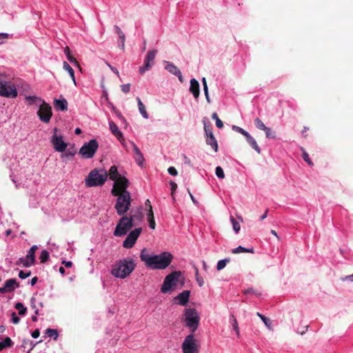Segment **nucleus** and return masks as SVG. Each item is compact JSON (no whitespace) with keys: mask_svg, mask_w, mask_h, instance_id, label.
<instances>
[{"mask_svg":"<svg viewBox=\"0 0 353 353\" xmlns=\"http://www.w3.org/2000/svg\"><path fill=\"white\" fill-rule=\"evenodd\" d=\"M140 259L148 268L153 270H163L170 265L173 256L168 252H163L159 255L150 256L145 253V249H143L141 252Z\"/></svg>","mask_w":353,"mask_h":353,"instance_id":"1","label":"nucleus"},{"mask_svg":"<svg viewBox=\"0 0 353 353\" xmlns=\"http://www.w3.org/2000/svg\"><path fill=\"white\" fill-rule=\"evenodd\" d=\"M135 266L132 259L119 260L113 265L111 274L117 278L125 279L132 272Z\"/></svg>","mask_w":353,"mask_h":353,"instance_id":"2","label":"nucleus"},{"mask_svg":"<svg viewBox=\"0 0 353 353\" xmlns=\"http://www.w3.org/2000/svg\"><path fill=\"white\" fill-rule=\"evenodd\" d=\"M108 179V173L105 170L98 169L91 170L88 176L85 179V186L88 188L101 186Z\"/></svg>","mask_w":353,"mask_h":353,"instance_id":"3","label":"nucleus"},{"mask_svg":"<svg viewBox=\"0 0 353 353\" xmlns=\"http://www.w3.org/2000/svg\"><path fill=\"white\" fill-rule=\"evenodd\" d=\"M181 320L185 322V326L190 329L191 334L197 330L200 318L194 308H188L184 310Z\"/></svg>","mask_w":353,"mask_h":353,"instance_id":"4","label":"nucleus"},{"mask_svg":"<svg viewBox=\"0 0 353 353\" xmlns=\"http://www.w3.org/2000/svg\"><path fill=\"white\" fill-rule=\"evenodd\" d=\"M117 196L114 208L119 215H124L130 210L131 205L130 194L129 192H124V194H119Z\"/></svg>","mask_w":353,"mask_h":353,"instance_id":"5","label":"nucleus"},{"mask_svg":"<svg viewBox=\"0 0 353 353\" xmlns=\"http://www.w3.org/2000/svg\"><path fill=\"white\" fill-rule=\"evenodd\" d=\"M99 148V143L96 139H91L85 143L79 151V154L83 159H92Z\"/></svg>","mask_w":353,"mask_h":353,"instance_id":"6","label":"nucleus"},{"mask_svg":"<svg viewBox=\"0 0 353 353\" xmlns=\"http://www.w3.org/2000/svg\"><path fill=\"white\" fill-rule=\"evenodd\" d=\"M133 226L132 219L129 220L128 216H123L117 223L114 231V235L116 236H122L126 234Z\"/></svg>","mask_w":353,"mask_h":353,"instance_id":"7","label":"nucleus"},{"mask_svg":"<svg viewBox=\"0 0 353 353\" xmlns=\"http://www.w3.org/2000/svg\"><path fill=\"white\" fill-rule=\"evenodd\" d=\"M181 275V272L180 271H174L167 275L161 285V292L162 293H167L170 292L172 288L176 285V282Z\"/></svg>","mask_w":353,"mask_h":353,"instance_id":"8","label":"nucleus"},{"mask_svg":"<svg viewBox=\"0 0 353 353\" xmlns=\"http://www.w3.org/2000/svg\"><path fill=\"white\" fill-rule=\"evenodd\" d=\"M53 131L54 134L50 139V142L57 152H63L66 150L68 144L64 142L63 135L59 133V129L55 128Z\"/></svg>","mask_w":353,"mask_h":353,"instance_id":"9","label":"nucleus"},{"mask_svg":"<svg viewBox=\"0 0 353 353\" xmlns=\"http://www.w3.org/2000/svg\"><path fill=\"white\" fill-rule=\"evenodd\" d=\"M114 183L111 191L113 196H117L121 194H124V192H128L127 188L129 187V180L125 176H120L114 180Z\"/></svg>","mask_w":353,"mask_h":353,"instance_id":"10","label":"nucleus"},{"mask_svg":"<svg viewBox=\"0 0 353 353\" xmlns=\"http://www.w3.org/2000/svg\"><path fill=\"white\" fill-rule=\"evenodd\" d=\"M182 350L183 353H199L194 334H190L185 338L182 343Z\"/></svg>","mask_w":353,"mask_h":353,"instance_id":"11","label":"nucleus"},{"mask_svg":"<svg viewBox=\"0 0 353 353\" xmlns=\"http://www.w3.org/2000/svg\"><path fill=\"white\" fill-rule=\"evenodd\" d=\"M37 114L41 121L46 123H49L52 116V108L50 104L42 101L37 112Z\"/></svg>","mask_w":353,"mask_h":353,"instance_id":"12","label":"nucleus"},{"mask_svg":"<svg viewBox=\"0 0 353 353\" xmlns=\"http://www.w3.org/2000/svg\"><path fill=\"white\" fill-rule=\"evenodd\" d=\"M142 229L141 228H135L134 230L131 231L124 240L123 243V246L125 248L129 249L134 246L137 239L139 238Z\"/></svg>","mask_w":353,"mask_h":353,"instance_id":"13","label":"nucleus"},{"mask_svg":"<svg viewBox=\"0 0 353 353\" xmlns=\"http://www.w3.org/2000/svg\"><path fill=\"white\" fill-rule=\"evenodd\" d=\"M0 96L15 98L17 96V90L14 85L10 82H7L0 86Z\"/></svg>","mask_w":353,"mask_h":353,"instance_id":"14","label":"nucleus"},{"mask_svg":"<svg viewBox=\"0 0 353 353\" xmlns=\"http://www.w3.org/2000/svg\"><path fill=\"white\" fill-rule=\"evenodd\" d=\"M157 54V50H150L145 59L144 65L139 68V72L143 74L145 71L149 70L154 64V60Z\"/></svg>","mask_w":353,"mask_h":353,"instance_id":"15","label":"nucleus"},{"mask_svg":"<svg viewBox=\"0 0 353 353\" xmlns=\"http://www.w3.org/2000/svg\"><path fill=\"white\" fill-rule=\"evenodd\" d=\"M19 286V284L17 283L15 279H10L5 282L3 287L0 288V293L6 294L12 292L16 288H18Z\"/></svg>","mask_w":353,"mask_h":353,"instance_id":"16","label":"nucleus"},{"mask_svg":"<svg viewBox=\"0 0 353 353\" xmlns=\"http://www.w3.org/2000/svg\"><path fill=\"white\" fill-rule=\"evenodd\" d=\"M143 217L142 207H138L136 209H132L130 210V216H128L129 220L132 219V223L134 225H136L137 223L142 221Z\"/></svg>","mask_w":353,"mask_h":353,"instance_id":"17","label":"nucleus"},{"mask_svg":"<svg viewBox=\"0 0 353 353\" xmlns=\"http://www.w3.org/2000/svg\"><path fill=\"white\" fill-rule=\"evenodd\" d=\"M190 295V291L183 290L182 292L179 294L174 298V299L178 301L177 303L179 305L184 306L188 303V302L189 301Z\"/></svg>","mask_w":353,"mask_h":353,"instance_id":"18","label":"nucleus"},{"mask_svg":"<svg viewBox=\"0 0 353 353\" xmlns=\"http://www.w3.org/2000/svg\"><path fill=\"white\" fill-rule=\"evenodd\" d=\"M190 92L193 94L194 97L196 99L200 95L199 83L195 79L190 80Z\"/></svg>","mask_w":353,"mask_h":353,"instance_id":"19","label":"nucleus"},{"mask_svg":"<svg viewBox=\"0 0 353 353\" xmlns=\"http://www.w3.org/2000/svg\"><path fill=\"white\" fill-rule=\"evenodd\" d=\"M54 108L57 110L66 111L68 110V101L65 99H54L53 102Z\"/></svg>","mask_w":353,"mask_h":353,"instance_id":"20","label":"nucleus"},{"mask_svg":"<svg viewBox=\"0 0 353 353\" xmlns=\"http://www.w3.org/2000/svg\"><path fill=\"white\" fill-rule=\"evenodd\" d=\"M245 139L248 143L250 145V146L258 153H261V148L258 145L256 140L249 134L248 133L245 135Z\"/></svg>","mask_w":353,"mask_h":353,"instance_id":"21","label":"nucleus"},{"mask_svg":"<svg viewBox=\"0 0 353 353\" xmlns=\"http://www.w3.org/2000/svg\"><path fill=\"white\" fill-rule=\"evenodd\" d=\"M245 139L248 143L250 145V146L258 153H261V148L258 145L256 140L249 134L248 133L245 135Z\"/></svg>","mask_w":353,"mask_h":353,"instance_id":"22","label":"nucleus"},{"mask_svg":"<svg viewBox=\"0 0 353 353\" xmlns=\"http://www.w3.org/2000/svg\"><path fill=\"white\" fill-rule=\"evenodd\" d=\"M245 139L248 143L250 145V146L258 153H261V148L258 145L256 140L249 134L248 133L245 135Z\"/></svg>","mask_w":353,"mask_h":353,"instance_id":"23","label":"nucleus"},{"mask_svg":"<svg viewBox=\"0 0 353 353\" xmlns=\"http://www.w3.org/2000/svg\"><path fill=\"white\" fill-rule=\"evenodd\" d=\"M110 130L111 132L119 139L123 138L122 132L119 130L117 125L114 121L109 122Z\"/></svg>","mask_w":353,"mask_h":353,"instance_id":"24","label":"nucleus"},{"mask_svg":"<svg viewBox=\"0 0 353 353\" xmlns=\"http://www.w3.org/2000/svg\"><path fill=\"white\" fill-rule=\"evenodd\" d=\"M37 249L38 247L37 245H32L26 255V259L28 260L30 263H31L32 265L34 264L35 252L37 251Z\"/></svg>","mask_w":353,"mask_h":353,"instance_id":"25","label":"nucleus"},{"mask_svg":"<svg viewBox=\"0 0 353 353\" xmlns=\"http://www.w3.org/2000/svg\"><path fill=\"white\" fill-rule=\"evenodd\" d=\"M107 173L108 176H109L110 179L112 181H114L117 179V178L121 176V175L119 174L118 169L116 165L111 166L108 172Z\"/></svg>","mask_w":353,"mask_h":353,"instance_id":"26","label":"nucleus"},{"mask_svg":"<svg viewBox=\"0 0 353 353\" xmlns=\"http://www.w3.org/2000/svg\"><path fill=\"white\" fill-rule=\"evenodd\" d=\"M205 138H206V139H205L206 143L208 145H210L215 152H217L218 150H219V145H218V142H217L216 139H215L214 136H211L210 137H205Z\"/></svg>","mask_w":353,"mask_h":353,"instance_id":"27","label":"nucleus"},{"mask_svg":"<svg viewBox=\"0 0 353 353\" xmlns=\"http://www.w3.org/2000/svg\"><path fill=\"white\" fill-rule=\"evenodd\" d=\"M133 150L135 153V157H134L135 161L139 165L142 164L143 161V156L142 153L141 152L140 150L139 149V148L135 144H133Z\"/></svg>","mask_w":353,"mask_h":353,"instance_id":"28","label":"nucleus"},{"mask_svg":"<svg viewBox=\"0 0 353 353\" xmlns=\"http://www.w3.org/2000/svg\"><path fill=\"white\" fill-rule=\"evenodd\" d=\"M137 104H138V107H139V110L141 114L143 116V118L148 119V117H149L148 113L147 112L145 107L144 104L143 103V102L141 101V99L139 97H137Z\"/></svg>","mask_w":353,"mask_h":353,"instance_id":"29","label":"nucleus"},{"mask_svg":"<svg viewBox=\"0 0 353 353\" xmlns=\"http://www.w3.org/2000/svg\"><path fill=\"white\" fill-rule=\"evenodd\" d=\"M166 65L165 68L171 74L176 75L179 74L180 70L178 68L171 62L165 61Z\"/></svg>","mask_w":353,"mask_h":353,"instance_id":"30","label":"nucleus"},{"mask_svg":"<svg viewBox=\"0 0 353 353\" xmlns=\"http://www.w3.org/2000/svg\"><path fill=\"white\" fill-rule=\"evenodd\" d=\"M12 345V341L10 337L7 336L3 341H0V352L4 348L10 347Z\"/></svg>","mask_w":353,"mask_h":353,"instance_id":"31","label":"nucleus"},{"mask_svg":"<svg viewBox=\"0 0 353 353\" xmlns=\"http://www.w3.org/2000/svg\"><path fill=\"white\" fill-rule=\"evenodd\" d=\"M241 252L254 253V250L253 248H245L244 247H242L241 245H239V247L232 250V254H239Z\"/></svg>","mask_w":353,"mask_h":353,"instance_id":"32","label":"nucleus"},{"mask_svg":"<svg viewBox=\"0 0 353 353\" xmlns=\"http://www.w3.org/2000/svg\"><path fill=\"white\" fill-rule=\"evenodd\" d=\"M63 69L65 70L68 72V73H69L70 77L72 78L74 85H76V81H75V77H74V70L72 68V67L66 61L63 62Z\"/></svg>","mask_w":353,"mask_h":353,"instance_id":"33","label":"nucleus"},{"mask_svg":"<svg viewBox=\"0 0 353 353\" xmlns=\"http://www.w3.org/2000/svg\"><path fill=\"white\" fill-rule=\"evenodd\" d=\"M114 28H115L117 34L119 36L121 43H122V50H123L125 48V36L119 26H115Z\"/></svg>","mask_w":353,"mask_h":353,"instance_id":"34","label":"nucleus"},{"mask_svg":"<svg viewBox=\"0 0 353 353\" xmlns=\"http://www.w3.org/2000/svg\"><path fill=\"white\" fill-rule=\"evenodd\" d=\"M64 53L66 55L67 59H68V61L70 62L78 65V61H77V59L73 56L71 55L70 50L68 46H66L64 48Z\"/></svg>","mask_w":353,"mask_h":353,"instance_id":"35","label":"nucleus"},{"mask_svg":"<svg viewBox=\"0 0 353 353\" xmlns=\"http://www.w3.org/2000/svg\"><path fill=\"white\" fill-rule=\"evenodd\" d=\"M26 100L28 101L29 105H32L35 103H41L43 101L40 97L36 96H28L26 97Z\"/></svg>","mask_w":353,"mask_h":353,"instance_id":"36","label":"nucleus"},{"mask_svg":"<svg viewBox=\"0 0 353 353\" xmlns=\"http://www.w3.org/2000/svg\"><path fill=\"white\" fill-rule=\"evenodd\" d=\"M48 336L50 338H53L54 340H57L59 336L58 332L57 330L48 328L46 331Z\"/></svg>","mask_w":353,"mask_h":353,"instance_id":"37","label":"nucleus"},{"mask_svg":"<svg viewBox=\"0 0 353 353\" xmlns=\"http://www.w3.org/2000/svg\"><path fill=\"white\" fill-rule=\"evenodd\" d=\"M49 258H50L49 252L46 250H42L41 255L39 256L41 263H43L47 262L49 260Z\"/></svg>","mask_w":353,"mask_h":353,"instance_id":"38","label":"nucleus"},{"mask_svg":"<svg viewBox=\"0 0 353 353\" xmlns=\"http://www.w3.org/2000/svg\"><path fill=\"white\" fill-rule=\"evenodd\" d=\"M15 308L19 310V315H24L26 313L27 308L20 302L15 304Z\"/></svg>","mask_w":353,"mask_h":353,"instance_id":"39","label":"nucleus"},{"mask_svg":"<svg viewBox=\"0 0 353 353\" xmlns=\"http://www.w3.org/2000/svg\"><path fill=\"white\" fill-rule=\"evenodd\" d=\"M230 259H225L219 261V262L217 263V265H216L217 270H221L223 269L225 267L226 264L230 262Z\"/></svg>","mask_w":353,"mask_h":353,"instance_id":"40","label":"nucleus"},{"mask_svg":"<svg viewBox=\"0 0 353 353\" xmlns=\"http://www.w3.org/2000/svg\"><path fill=\"white\" fill-rule=\"evenodd\" d=\"M195 278L199 287H202L204 285V280L203 277L200 276L197 268H195Z\"/></svg>","mask_w":353,"mask_h":353,"instance_id":"41","label":"nucleus"},{"mask_svg":"<svg viewBox=\"0 0 353 353\" xmlns=\"http://www.w3.org/2000/svg\"><path fill=\"white\" fill-rule=\"evenodd\" d=\"M256 314L263 321V323L267 326V327L270 329L271 328V324H272V322L270 321V320L268 318H267L265 316H263L261 314H260L259 312H257Z\"/></svg>","mask_w":353,"mask_h":353,"instance_id":"42","label":"nucleus"},{"mask_svg":"<svg viewBox=\"0 0 353 353\" xmlns=\"http://www.w3.org/2000/svg\"><path fill=\"white\" fill-rule=\"evenodd\" d=\"M16 264L17 265H23L24 267H30L32 265H31V263L29 262L28 260L26 259H23V258H19V260L16 262Z\"/></svg>","mask_w":353,"mask_h":353,"instance_id":"43","label":"nucleus"},{"mask_svg":"<svg viewBox=\"0 0 353 353\" xmlns=\"http://www.w3.org/2000/svg\"><path fill=\"white\" fill-rule=\"evenodd\" d=\"M254 124H255L256 127L259 130H264V129L266 128L265 125L263 123V122L259 118H256L254 119Z\"/></svg>","mask_w":353,"mask_h":353,"instance_id":"44","label":"nucleus"},{"mask_svg":"<svg viewBox=\"0 0 353 353\" xmlns=\"http://www.w3.org/2000/svg\"><path fill=\"white\" fill-rule=\"evenodd\" d=\"M265 132V137L268 139H275L276 134L274 132H272L270 128L266 127L263 130Z\"/></svg>","mask_w":353,"mask_h":353,"instance_id":"45","label":"nucleus"},{"mask_svg":"<svg viewBox=\"0 0 353 353\" xmlns=\"http://www.w3.org/2000/svg\"><path fill=\"white\" fill-rule=\"evenodd\" d=\"M231 319L232 320L233 330L236 332L237 336H239V325H238V322L234 315H232Z\"/></svg>","mask_w":353,"mask_h":353,"instance_id":"46","label":"nucleus"},{"mask_svg":"<svg viewBox=\"0 0 353 353\" xmlns=\"http://www.w3.org/2000/svg\"><path fill=\"white\" fill-rule=\"evenodd\" d=\"M230 221L232 223V227L236 232L240 230V224L237 222L233 216H230Z\"/></svg>","mask_w":353,"mask_h":353,"instance_id":"47","label":"nucleus"},{"mask_svg":"<svg viewBox=\"0 0 353 353\" xmlns=\"http://www.w3.org/2000/svg\"><path fill=\"white\" fill-rule=\"evenodd\" d=\"M216 175L218 178L219 179H224L225 178V174H224V172H223V170L222 169L221 167L220 166H217L216 168Z\"/></svg>","mask_w":353,"mask_h":353,"instance_id":"48","label":"nucleus"},{"mask_svg":"<svg viewBox=\"0 0 353 353\" xmlns=\"http://www.w3.org/2000/svg\"><path fill=\"white\" fill-rule=\"evenodd\" d=\"M204 130L205 132L206 137H210L211 136H214L212 128L209 125H207L205 123L204 125Z\"/></svg>","mask_w":353,"mask_h":353,"instance_id":"49","label":"nucleus"},{"mask_svg":"<svg viewBox=\"0 0 353 353\" xmlns=\"http://www.w3.org/2000/svg\"><path fill=\"white\" fill-rule=\"evenodd\" d=\"M232 129H233L234 131H236V132H239V133L241 134H242V135H243L244 137H245V135L248 133L247 131H245V130H243V128H240V127H239V126H236V125H233V126H232Z\"/></svg>","mask_w":353,"mask_h":353,"instance_id":"50","label":"nucleus"},{"mask_svg":"<svg viewBox=\"0 0 353 353\" xmlns=\"http://www.w3.org/2000/svg\"><path fill=\"white\" fill-rule=\"evenodd\" d=\"M170 185H171V191H172L171 192V195L172 196L173 201H174L175 198H174V192L176 191V190L177 188V184L175 182L171 181H170Z\"/></svg>","mask_w":353,"mask_h":353,"instance_id":"51","label":"nucleus"},{"mask_svg":"<svg viewBox=\"0 0 353 353\" xmlns=\"http://www.w3.org/2000/svg\"><path fill=\"white\" fill-rule=\"evenodd\" d=\"M11 316V321L14 324H18L19 323L20 318L17 316V314L14 312H12Z\"/></svg>","mask_w":353,"mask_h":353,"instance_id":"52","label":"nucleus"},{"mask_svg":"<svg viewBox=\"0 0 353 353\" xmlns=\"http://www.w3.org/2000/svg\"><path fill=\"white\" fill-rule=\"evenodd\" d=\"M31 272L29 271L28 272H24L23 271L21 270L19 273V276L21 279H24L28 278L29 276H30Z\"/></svg>","mask_w":353,"mask_h":353,"instance_id":"53","label":"nucleus"},{"mask_svg":"<svg viewBox=\"0 0 353 353\" xmlns=\"http://www.w3.org/2000/svg\"><path fill=\"white\" fill-rule=\"evenodd\" d=\"M75 154H76V150L73 148L72 149L70 148V149L68 150V151L64 154H63V156L74 157L75 155Z\"/></svg>","mask_w":353,"mask_h":353,"instance_id":"54","label":"nucleus"},{"mask_svg":"<svg viewBox=\"0 0 353 353\" xmlns=\"http://www.w3.org/2000/svg\"><path fill=\"white\" fill-rule=\"evenodd\" d=\"M121 90L125 92V93H128L130 92V83H126V84H123L121 86Z\"/></svg>","mask_w":353,"mask_h":353,"instance_id":"55","label":"nucleus"},{"mask_svg":"<svg viewBox=\"0 0 353 353\" xmlns=\"http://www.w3.org/2000/svg\"><path fill=\"white\" fill-rule=\"evenodd\" d=\"M303 158L309 165H313V163L312 162V161L310 159L309 155L307 152H303Z\"/></svg>","mask_w":353,"mask_h":353,"instance_id":"56","label":"nucleus"},{"mask_svg":"<svg viewBox=\"0 0 353 353\" xmlns=\"http://www.w3.org/2000/svg\"><path fill=\"white\" fill-rule=\"evenodd\" d=\"M168 173L172 176H176L178 172L174 167H170L168 170Z\"/></svg>","mask_w":353,"mask_h":353,"instance_id":"57","label":"nucleus"},{"mask_svg":"<svg viewBox=\"0 0 353 353\" xmlns=\"http://www.w3.org/2000/svg\"><path fill=\"white\" fill-rule=\"evenodd\" d=\"M8 81L6 80V76L3 74H0V86L6 83Z\"/></svg>","mask_w":353,"mask_h":353,"instance_id":"58","label":"nucleus"},{"mask_svg":"<svg viewBox=\"0 0 353 353\" xmlns=\"http://www.w3.org/2000/svg\"><path fill=\"white\" fill-rule=\"evenodd\" d=\"M8 34L6 33H0V44L3 43L4 40L8 39Z\"/></svg>","mask_w":353,"mask_h":353,"instance_id":"59","label":"nucleus"},{"mask_svg":"<svg viewBox=\"0 0 353 353\" xmlns=\"http://www.w3.org/2000/svg\"><path fill=\"white\" fill-rule=\"evenodd\" d=\"M40 335V332L38 329L35 330L34 331H33L32 332V336L34 339H37L39 336Z\"/></svg>","mask_w":353,"mask_h":353,"instance_id":"60","label":"nucleus"},{"mask_svg":"<svg viewBox=\"0 0 353 353\" xmlns=\"http://www.w3.org/2000/svg\"><path fill=\"white\" fill-rule=\"evenodd\" d=\"M216 125L218 128H222L223 127V121L220 119H217L216 121Z\"/></svg>","mask_w":353,"mask_h":353,"instance_id":"61","label":"nucleus"},{"mask_svg":"<svg viewBox=\"0 0 353 353\" xmlns=\"http://www.w3.org/2000/svg\"><path fill=\"white\" fill-rule=\"evenodd\" d=\"M149 222V226L151 229H155L156 223L154 219L148 220Z\"/></svg>","mask_w":353,"mask_h":353,"instance_id":"62","label":"nucleus"},{"mask_svg":"<svg viewBox=\"0 0 353 353\" xmlns=\"http://www.w3.org/2000/svg\"><path fill=\"white\" fill-rule=\"evenodd\" d=\"M154 219V213L152 209L148 211V220Z\"/></svg>","mask_w":353,"mask_h":353,"instance_id":"63","label":"nucleus"},{"mask_svg":"<svg viewBox=\"0 0 353 353\" xmlns=\"http://www.w3.org/2000/svg\"><path fill=\"white\" fill-rule=\"evenodd\" d=\"M61 263L63 264L66 268H71L72 266V261H63Z\"/></svg>","mask_w":353,"mask_h":353,"instance_id":"64","label":"nucleus"}]
</instances>
